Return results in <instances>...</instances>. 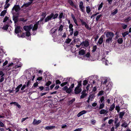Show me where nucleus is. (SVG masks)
<instances>
[{
    "instance_id": "f257e3e1",
    "label": "nucleus",
    "mask_w": 131,
    "mask_h": 131,
    "mask_svg": "<svg viewBox=\"0 0 131 131\" xmlns=\"http://www.w3.org/2000/svg\"><path fill=\"white\" fill-rule=\"evenodd\" d=\"M107 39L106 40L105 42L107 43H111L112 42V38L114 37V33L111 32H108L106 34Z\"/></svg>"
},
{
    "instance_id": "f03ea898",
    "label": "nucleus",
    "mask_w": 131,
    "mask_h": 131,
    "mask_svg": "<svg viewBox=\"0 0 131 131\" xmlns=\"http://www.w3.org/2000/svg\"><path fill=\"white\" fill-rule=\"evenodd\" d=\"M16 60L17 64L15 65L13 68V71L17 72V73L18 72L20 71V68L22 66V63L18 61V59H16Z\"/></svg>"
},
{
    "instance_id": "7ed1b4c3",
    "label": "nucleus",
    "mask_w": 131,
    "mask_h": 131,
    "mask_svg": "<svg viewBox=\"0 0 131 131\" xmlns=\"http://www.w3.org/2000/svg\"><path fill=\"white\" fill-rule=\"evenodd\" d=\"M33 27V25H30L29 26H25L23 27L24 30L26 31V36L29 37L31 35L30 32V30Z\"/></svg>"
},
{
    "instance_id": "20e7f679",
    "label": "nucleus",
    "mask_w": 131,
    "mask_h": 131,
    "mask_svg": "<svg viewBox=\"0 0 131 131\" xmlns=\"http://www.w3.org/2000/svg\"><path fill=\"white\" fill-rule=\"evenodd\" d=\"M58 16V15L57 13L55 14L54 15L53 13H51L45 18V22H47L51 20L52 18V19H55L57 18Z\"/></svg>"
},
{
    "instance_id": "39448f33",
    "label": "nucleus",
    "mask_w": 131,
    "mask_h": 131,
    "mask_svg": "<svg viewBox=\"0 0 131 131\" xmlns=\"http://www.w3.org/2000/svg\"><path fill=\"white\" fill-rule=\"evenodd\" d=\"M44 18V17L42 18L39 21L37 22L36 23L34 24L33 28L32 29V30L33 31V35H34L36 34V30L38 28V24H39V22H41L43 20Z\"/></svg>"
},
{
    "instance_id": "423d86ee",
    "label": "nucleus",
    "mask_w": 131,
    "mask_h": 131,
    "mask_svg": "<svg viewBox=\"0 0 131 131\" xmlns=\"http://www.w3.org/2000/svg\"><path fill=\"white\" fill-rule=\"evenodd\" d=\"M44 18V17L42 18L39 21L37 22L36 23L34 24L33 28L32 29V30L33 31V35H34L36 34V30L38 28V24H39V22H41L43 20Z\"/></svg>"
},
{
    "instance_id": "0eeeda50",
    "label": "nucleus",
    "mask_w": 131,
    "mask_h": 131,
    "mask_svg": "<svg viewBox=\"0 0 131 131\" xmlns=\"http://www.w3.org/2000/svg\"><path fill=\"white\" fill-rule=\"evenodd\" d=\"M77 82V80H75L74 79L72 78H70L69 84H70V86L69 88L71 89H73L74 86V84H75Z\"/></svg>"
},
{
    "instance_id": "6e6552de",
    "label": "nucleus",
    "mask_w": 131,
    "mask_h": 131,
    "mask_svg": "<svg viewBox=\"0 0 131 131\" xmlns=\"http://www.w3.org/2000/svg\"><path fill=\"white\" fill-rule=\"evenodd\" d=\"M83 59L91 61H93L94 60V59L92 58V57L90 56V53L88 52L87 53L85 56H84Z\"/></svg>"
},
{
    "instance_id": "1a4fd4ad",
    "label": "nucleus",
    "mask_w": 131,
    "mask_h": 131,
    "mask_svg": "<svg viewBox=\"0 0 131 131\" xmlns=\"http://www.w3.org/2000/svg\"><path fill=\"white\" fill-rule=\"evenodd\" d=\"M80 45H81L83 47H86L89 45V42L87 40H85L81 43Z\"/></svg>"
},
{
    "instance_id": "9d476101",
    "label": "nucleus",
    "mask_w": 131,
    "mask_h": 131,
    "mask_svg": "<svg viewBox=\"0 0 131 131\" xmlns=\"http://www.w3.org/2000/svg\"><path fill=\"white\" fill-rule=\"evenodd\" d=\"M70 81V78H67L64 79L63 81V82L60 85L62 86H63L65 85L69 84V81Z\"/></svg>"
},
{
    "instance_id": "9b49d317",
    "label": "nucleus",
    "mask_w": 131,
    "mask_h": 131,
    "mask_svg": "<svg viewBox=\"0 0 131 131\" xmlns=\"http://www.w3.org/2000/svg\"><path fill=\"white\" fill-rule=\"evenodd\" d=\"M79 7L81 10L84 12L85 11V7L83 6V3L82 1H80L79 3Z\"/></svg>"
},
{
    "instance_id": "f8f14e48",
    "label": "nucleus",
    "mask_w": 131,
    "mask_h": 131,
    "mask_svg": "<svg viewBox=\"0 0 131 131\" xmlns=\"http://www.w3.org/2000/svg\"><path fill=\"white\" fill-rule=\"evenodd\" d=\"M63 90L65 91L66 92L68 93H70L72 91V89L70 88H68L67 86H65L63 88Z\"/></svg>"
},
{
    "instance_id": "ddd939ff",
    "label": "nucleus",
    "mask_w": 131,
    "mask_h": 131,
    "mask_svg": "<svg viewBox=\"0 0 131 131\" xmlns=\"http://www.w3.org/2000/svg\"><path fill=\"white\" fill-rule=\"evenodd\" d=\"M82 89L81 87H76L74 90L75 93L76 94L80 93Z\"/></svg>"
},
{
    "instance_id": "4468645a",
    "label": "nucleus",
    "mask_w": 131,
    "mask_h": 131,
    "mask_svg": "<svg viewBox=\"0 0 131 131\" xmlns=\"http://www.w3.org/2000/svg\"><path fill=\"white\" fill-rule=\"evenodd\" d=\"M21 31L20 27L19 26H17L15 27V32L16 34H18Z\"/></svg>"
},
{
    "instance_id": "2eb2a0df",
    "label": "nucleus",
    "mask_w": 131,
    "mask_h": 131,
    "mask_svg": "<svg viewBox=\"0 0 131 131\" xmlns=\"http://www.w3.org/2000/svg\"><path fill=\"white\" fill-rule=\"evenodd\" d=\"M41 121L40 120L37 121L36 119H35L34 120L32 124L34 125H37L40 123L41 122Z\"/></svg>"
},
{
    "instance_id": "dca6fc26",
    "label": "nucleus",
    "mask_w": 131,
    "mask_h": 131,
    "mask_svg": "<svg viewBox=\"0 0 131 131\" xmlns=\"http://www.w3.org/2000/svg\"><path fill=\"white\" fill-rule=\"evenodd\" d=\"M103 42V36H101L99 38L97 44L98 45L101 44Z\"/></svg>"
},
{
    "instance_id": "f3484780",
    "label": "nucleus",
    "mask_w": 131,
    "mask_h": 131,
    "mask_svg": "<svg viewBox=\"0 0 131 131\" xmlns=\"http://www.w3.org/2000/svg\"><path fill=\"white\" fill-rule=\"evenodd\" d=\"M87 111L85 110H83L80 112L77 115V116L78 117H79L82 115L85 114L86 113Z\"/></svg>"
},
{
    "instance_id": "a211bd4d",
    "label": "nucleus",
    "mask_w": 131,
    "mask_h": 131,
    "mask_svg": "<svg viewBox=\"0 0 131 131\" xmlns=\"http://www.w3.org/2000/svg\"><path fill=\"white\" fill-rule=\"evenodd\" d=\"M107 82V78H106L104 77L103 78V79H102L101 83L103 84H106Z\"/></svg>"
},
{
    "instance_id": "6ab92c4d",
    "label": "nucleus",
    "mask_w": 131,
    "mask_h": 131,
    "mask_svg": "<svg viewBox=\"0 0 131 131\" xmlns=\"http://www.w3.org/2000/svg\"><path fill=\"white\" fill-rule=\"evenodd\" d=\"M86 90H84L82 92V95L81 96L80 98L83 99L86 95V94L85 93Z\"/></svg>"
},
{
    "instance_id": "aec40b11",
    "label": "nucleus",
    "mask_w": 131,
    "mask_h": 131,
    "mask_svg": "<svg viewBox=\"0 0 131 131\" xmlns=\"http://www.w3.org/2000/svg\"><path fill=\"white\" fill-rule=\"evenodd\" d=\"M13 9H14L16 12H17L20 9V8L18 5H15L13 8Z\"/></svg>"
},
{
    "instance_id": "412c9836",
    "label": "nucleus",
    "mask_w": 131,
    "mask_h": 131,
    "mask_svg": "<svg viewBox=\"0 0 131 131\" xmlns=\"http://www.w3.org/2000/svg\"><path fill=\"white\" fill-rule=\"evenodd\" d=\"M63 26L62 25H61L60 26L59 29V35H61V32L63 30Z\"/></svg>"
},
{
    "instance_id": "4be33fe9",
    "label": "nucleus",
    "mask_w": 131,
    "mask_h": 131,
    "mask_svg": "<svg viewBox=\"0 0 131 131\" xmlns=\"http://www.w3.org/2000/svg\"><path fill=\"white\" fill-rule=\"evenodd\" d=\"M57 28L56 27H54L53 28H52L50 31V34H51L54 32H57Z\"/></svg>"
},
{
    "instance_id": "5701e85b",
    "label": "nucleus",
    "mask_w": 131,
    "mask_h": 131,
    "mask_svg": "<svg viewBox=\"0 0 131 131\" xmlns=\"http://www.w3.org/2000/svg\"><path fill=\"white\" fill-rule=\"evenodd\" d=\"M33 0H30L29 1L30 2L26 3H25L23 5L26 7H28L32 3Z\"/></svg>"
},
{
    "instance_id": "b1692460",
    "label": "nucleus",
    "mask_w": 131,
    "mask_h": 131,
    "mask_svg": "<svg viewBox=\"0 0 131 131\" xmlns=\"http://www.w3.org/2000/svg\"><path fill=\"white\" fill-rule=\"evenodd\" d=\"M55 128V126H48L46 127L45 128V129L46 130L51 129Z\"/></svg>"
},
{
    "instance_id": "393cba45",
    "label": "nucleus",
    "mask_w": 131,
    "mask_h": 131,
    "mask_svg": "<svg viewBox=\"0 0 131 131\" xmlns=\"http://www.w3.org/2000/svg\"><path fill=\"white\" fill-rule=\"evenodd\" d=\"M102 60L103 62V63L105 64V65H108V61L106 60L105 58H102Z\"/></svg>"
},
{
    "instance_id": "a878e982",
    "label": "nucleus",
    "mask_w": 131,
    "mask_h": 131,
    "mask_svg": "<svg viewBox=\"0 0 131 131\" xmlns=\"http://www.w3.org/2000/svg\"><path fill=\"white\" fill-rule=\"evenodd\" d=\"M79 53L80 55H83L85 53V51L83 49H81L79 51Z\"/></svg>"
},
{
    "instance_id": "bb28decb",
    "label": "nucleus",
    "mask_w": 131,
    "mask_h": 131,
    "mask_svg": "<svg viewBox=\"0 0 131 131\" xmlns=\"http://www.w3.org/2000/svg\"><path fill=\"white\" fill-rule=\"evenodd\" d=\"M107 113L106 110L104 109L101 110L100 112V114H106Z\"/></svg>"
},
{
    "instance_id": "cd10ccee",
    "label": "nucleus",
    "mask_w": 131,
    "mask_h": 131,
    "mask_svg": "<svg viewBox=\"0 0 131 131\" xmlns=\"http://www.w3.org/2000/svg\"><path fill=\"white\" fill-rule=\"evenodd\" d=\"M4 22H6V23H9V20L8 19V18L7 16H6L3 20Z\"/></svg>"
},
{
    "instance_id": "c85d7f7f",
    "label": "nucleus",
    "mask_w": 131,
    "mask_h": 131,
    "mask_svg": "<svg viewBox=\"0 0 131 131\" xmlns=\"http://www.w3.org/2000/svg\"><path fill=\"white\" fill-rule=\"evenodd\" d=\"M113 84L112 83H110L107 86V90H110Z\"/></svg>"
},
{
    "instance_id": "c756f323",
    "label": "nucleus",
    "mask_w": 131,
    "mask_h": 131,
    "mask_svg": "<svg viewBox=\"0 0 131 131\" xmlns=\"http://www.w3.org/2000/svg\"><path fill=\"white\" fill-rule=\"evenodd\" d=\"M22 86V84H21L18 85L16 89V93L18 92L19 91L20 88Z\"/></svg>"
},
{
    "instance_id": "7c9ffc66",
    "label": "nucleus",
    "mask_w": 131,
    "mask_h": 131,
    "mask_svg": "<svg viewBox=\"0 0 131 131\" xmlns=\"http://www.w3.org/2000/svg\"><path fill=\"white\" fill-rule=\"evenodd\" d=\"M69 31L71 36L73 35V28H69Z\"/></svg>"
},
{
    "instance_id": "2f4dec72",
    "label": "nucleus",
    "mask_w": 131,
    "mask_h": 131,
    "mask_svg": "<svg viewBox=\"0 0 131 131\" xmlns=\"http://www.w3.org/2000/svg\"><path fill=\"white\" fill-rule=\"evenodd\" d=\"M115 107V105L114 103H113L109 109V110L111 111H112L114 110Z\"/></svg>"
},
{
    "instance_id": "473e14b6",
    "label": "nucleus",
    "mask_w": 131,
    "mask_h": 131,
    "mask_svg": "<svg viewBox=\"0 0 131 131\" xmlns=\"http://www.w3.org/2000/svg\"><path fill=\"white\" fill-rule=\"evenodd\" d=\"M123 39L122 38H120L117 40V41L119 44H122L123 42Z\"/></svg>"
},
{
    "instance_id": "72a5a7b5",
    "label": "nucleus",
    "mask_w": 131,
    "mask_h": 131,
    "mask_svg": "<svg viewBox=\"0 0 131 131\" xmlns=\"http://www.w3.org/2000/svg\"><path fill=\"white\" fill-rule=\"evenodd\" d=\"M16 59H16V58L15 59L13 60L14 63H11L10 64H9V65L8 66H12L13 64H14L15 65L16 64H17V62L16 60Z\"/></svg>"
},
{
    "instance_id": "f704fd0d",
    "label": "nucleus",
    "mask_w": 131,
    "mask_h": 131,
    "mask_svg": "<svg viewBox=\"0 0 131 131\" xmlns=\"http://www.w3.org/2000/svg\"><path fill=\"white\" fill-rule=\"evenodd\" d=\"M131 20V17H128L127 18L125 19L124 20V22L127 23Z\"/></svg>"
},
{
    "instance_id": "c9c22d12",
    "label": "nucleus",
    "mask_w": 131,
    "mask_h": 131,
    "mask_svg": "<svg viewBox=\"0 0 131 131\" xmlns=\"http://www.w3.org/2000/svg\"><path fill=\"white\" fill-rule=\"evenodd\" d=\"M79 33V31L77 30H75L73 33L74 36H77L78 35Z\"/></svg>"
},
{
    "instance_id": "e433bc0d",
    "label": "nucleus",
    "mask_w": 131,
    "mask_h": 131,
    "mask_svg": "<svg viewBox=\"0 0 131 131\" xmlns=\"http://www.w3.org/2000/svg\"><path fill=\"white\" fill-rule=\"evenodd\" d=\"M6 10H4L2 11L1 13L0 16H4L6 13Z\"/></svg>"
},
{
    "instance_id": "4c0bfd02",
    "label": "nucleus",
    "mask_w": 131,
    "mask_h": 131,
    "mask_svg": "<svg viewBox=\"0 0 131 131\" xmlns=\"http://www.w3.org/2000/svg\"><path fill=\"white\" fill-rule=\"evenodd\" d=\"M86 12L88 14H89L91 11L90 7L89 6L86 7Z\"/></svg>"
},
{
    "instance_id": "58836bf2",
    "label": "nucleus",
    "mask_w": 131,
    "mask_h": 131,
    "mask_svg": "<svg viewBox=\"0 0 131 131\" xmlns=\"http://www.w3.org/2000/svg\"><path fill=\"white\" fill-rule=\"evenodd\" d=\"M125 114V113L124 112H121L119 113V117L120 118L122 119L123 116Z\"/></svg>"
},
{
    "instance_id": "ea45409f",
    "label": "nucleus",
    "mask_w": 131,
    "mask_h": 131,
    "mask_svg": "<svg viewBox=\"0 0 131 131\" xmlns=\"http://www.w3.org/2000/svg\"><path fill=\"white\" fill-rule=\"evenodd\" d=\"M104 100V96H102L100 99V100L99 101L100 103H102Z\"/></svg>"
},
{
    "instance_id": "a19ab883",
    "label": "nucleus",
    "mask_w": 131,
    "mask_h": 131,
    "mask_svg": "<svg viewBox=\"0 0 131 131\" xmlns=\"http://www.w3.org/2000/svg\"><path fill=\"white\" fill-rule=\"evenodd\" d=\"M128 125V124L126 122H125L124 123H123L121 125L122 126H123L125 128Z\"/></svg>"
},
{
    "instance_id": "79ce46f5",
    "label": "nucleus",
    "mask_w": 131,
    "mask_h": 131,
    "mask_svg": "<svg viewBox=\"0 0 131 131\" xmlns=\"http://www.w3.org/2000/svg\"><path fill=\"white\" fill-rule=\"evenodd\" d=\"M129 34V33L128 31H126L123 33L122 34V36L123 37H125L127 35H128Z\"/></svg>"
},
{
    "instance_id": "37998d69",
    "label": "nucleus",
    "mask_w": 131,
    "mask_h": 131,
    "mask_svg": "<svg viewBox=\"0 0 131 131\" xmlns=\"http://www.w3.org/2000/svg\"><path fill=\"white\" fill-rule=\"evenodd\" d=\"M94 80H93V84H94L96 82V80L98 79L97 77V76H95V77H94Z\"/></svg>"
},
{
    "instance_id": "c03bdc74",
    "label": "nucleus",
    "mask_w": 131,
    "mask_h": 131,
    "mask_svg": "<svg viewBox=\"0 0 131 131\" xmlns=\"http://www.w3.org/2000/svg\"><path fill=\"white\" fill-rule=\"evenodd\" d=\"M94 80H93V84H94L96 82V80L98 79L97 77V76H95V77H94Z\"/></svg>"
},
{
    "instance_id": "a18cd8bd",
    "label": "nucleus",
    "mask_w": 131,
    "mask_h": 131,
    "mask_svg": "<svg viewBox=\"0 0 131 131\" xmlns=\"http://www.w3.org/2000/svg\"><path fill=\"white\" fill-rule=\"evenodd\" d=\"M68 2L71 6H74V4L72 1L71 0H68Z\"/></svg>"
},
{
    "instance_id": "49530a36",
    "label": "nucleus",
    "mask_w": 131,
    "mask_h": 131,
    "mask_svg": "<svg viewBox=\"0 0 131 131\" xmlns=\"http://www.w3.org/2000/svg\"><path fill=\"white\" fill-rule=\"evenodd\" d=\"M121 25H122V27L124 29H125L127 26V25L125 24L124 23L122 24Z\"/></svg>"
},
{
    "instance_id": "de8ad7c7",
    "label": "nucleus",
    "mask_w": 131,
    "mask_h": 131,
    "mask_svg": "<svg viewBox=\"0 0 131 131\" xmlns=\"http://www.w3.org/2000/svg\"><path fill=\"white\" fill-rule=\"evenodd\" d=\"M104 106V105L103 103H100V105L99 106V108L101 109L103 108Z\"/></svg>"
},
{
    "instance_id": "09e8293b",
    "label": "nucleus",
    "mask_w": 131,
    "mask_h": 131,
    "mask_svg": "<svg viewBox=\"0 0 131 131\" xmlns=\"http://www.w3.org/2000/svg\"><path fill=\"white\" fill-rule=\"evenodd\" d=\"M104 93V91H100L98 94V96H101L103 95Z\"/></svg>"
},
{
    "instance_id": "8fccbe9b",
    "label": "nucleus",
    "mask_w": 131,
    "mask_h": 131,
    "mask_svg": "<svg viewBox=\"0 0 131 131\" xmlns=\"http://www.w3.org/2000/svg\"><path fill=\"white\" fill-rule=\"evenodd\" d=\"M9 5L10 4L9 3H6L4 6V9H6L8 7Z\"/></svg>"
},
{
    "instance_id": "3c124183",
    "label": "nucleus",
    "mask_w": 131,
    "mask_h": 131,
    "mask_svg": "<svg viewBox=\"0 0 131 131\" xmlns=\"http://www.w3.org/2000/svg\"><path fill=\"white\" fill-rule=\"evenodd\" d=\"M78 84L77 87H81V81H79L78 82Z\"/></svg>"
},
{
    "instance_id": "603ef678",
    "label": "nucleus",
    "mask_w": 131,
    "mask_h": 131,
    "mask_svg": "<svg viewBox=\"0 0 131 131\" xmlns=\"http://www.w3.org/2000/svg\"><path fill=\"white\" fill-rule=\"evenodd\" d=\"M115 110L117 111L118 113L120 111V107L118 106H116L115 107Z\"/></svg>"
},
{
    "instance_id": "864d4df0",
    "label": "nucleus",
    "mask_w": 131,
    "mask_h": 131,
    "mask_svg": "<svg viewBox=\"0 0 131 131\" xmlns=\"http://www.w3.org/2000/svg\"><path fill=\"white\" fill-rule=\"evenodd\" d=\"M8 27V25L6 24L3 27V29L4 30H7V29Z\"/></svg>"
},
{
    "instance_id": "5fc2aeb1",
    "label": "nucleus",
    "mask_w": 131,
    "mask_h": 131,
    "mask_svg": "<svg viewBox=\"0 0 131 131\" xmlns=\"http://www.w3.org/2000/svg\"><path fill=\"white\" fill-rule=\"evenodd\" d=\"M71 39L68 38L66 40L65 42L67 43H69L71 42Z\"/></svg>"
},
{
    "instance_id": "6e6d98bb",
    "label": "nucleus",
    "mask_w": 131,
    "mask_h": 131,
    "mask_svg": "<svg viewBox=\"0 0 131 131\" xmlns=\"http://www.w3.org/2000/svg\"><path fill=\"white\" fill-rule=\"evenodd\" d=\"M96 49H97L96 46H94L93 47V49H92V51L93 52H95L96 51Z\"/></svg>"
},
{
    "instance_id": "4d7b16f0",
    "label": "nucleus",
    "mask_w": 131,
    "mask_h": 131,
    "mask_svg": "<svg viewBox=\"0 0 131 131\" xmlns=\"http://www.w3.org/2000/svg\"><path fill=\"white\" fill-rule=\"evenodd\" d=\"M103 5V3H101L99 5L98 9L99 10L101 9V8L102 7Z\"/></svg>"
},
{
    "instance_id": "13d9d810",
    "label": "nucleus",
    "mask_w": 131,
    "mask_h": 131,
    "mask_svg": "<svg viewBox=\"0 0 131 131\" xmlns=\"http://www.w3.org/2000/svg\"><path fill=\"white\" fill-rule=\"evenodd\" d=\"M79 40V38H75L73 41L72 42V43L73 42V43H75L76 42H78Z\"/></svg>"
},
{
    "instance_id": "bf43d9fd",
    "label": "nucleus",
    "mask_w": 131,
    "mask_h": 131,
    "mask_svg": "<svg viewBox=\"0 0 131 131\" xmlns=\"http://www.w3.org/2000/svg\"><path fill=\"white\" fill-rule=\"evenodd\" d=\"M50 34L51 35L52 37L54 38L56 37L57 35V32H54Z\"/></svg>"
},
{
    "instance_id": "052dcab7",
    "label": "nucleus",
    "mask_w": 131,
    "mask_h": 131,
    "mask_svg": "<svg viewBox=\"0 0 131 131\" xmlns=\"http://www.w3.org/2000/svg\"><path fill=\"white\" fill-rule=\"evenodd\" d=\"M88 83V81L86 80H84L83 81V85H85Z\"/></svg>"
},
{
    "instance_id": "680f3d73",
    "label": "nucleus",
    "mask_w": 131,
    "mask_h": 131,
    "mask_svg": "<svg viewBox=\"0 0 131 131\" xmlns=\"http://www.w3.org/2000/svg\"><path fill=\"white\" fill-rule=\"evenodd\" d=\"M75 98L73 99L72 100L70 101H69V103L70 104H72L73 102H74V101H75Z\"/></svg>"
},
{
    "instance_id": "e2e57ef3",
    "label": "nucleus",
    "mask_w": 131,
    "mask_h": 131,
    "mask_svg": "<svg viewBox=\"0 0 131 131\" xmlns=\"http://www.w3.org/2000/svg\"><path fill=\"white\" fill-rule=\"evenodd\" d=\"M51 84V82L50 81H49L46 83V86H48Z\"/></svg>"
},
{
    "instance_id": "0e129e2a",
    "label": "nucleus",
    "mask_w": 131,
    "mask_h": 131,
    "mask_svg": "<svg viewBox=\"0 0 131 131\" xmlns=\"http://www.w3.org/2000/svg\"><path fill=\"white\" fill-rule=\"evenodd\" d=\"M17 36L19 37H21L22 38H24L25 37V34L23 33L22 35H21V36H19V34H18Z\"/></svg>"
},
{
    "instance_id": "69168bd1",
    "label": "nucleus",
    "mask_w": 131,
    "mask_h": 131,
    "mask_svg": "<svg viewBox=\"0 0 131 131\" xmlns=\"http://www.w3.org/2000/svg\"><path fill=\"white\" fill-rule=\"evenodd\" d=\"M63 16V13L62 12H61L60 13L59 17L60 19H61L62 18Z\"/></svg>"
},
{
    "instance_id": "338daca9",
    "label": "nucleus",
    "mask_w": 131,
    "mask_h": 131,
    "mask_svg": "<svg viewBox=\"0 0 131 131\" xmlns=\"http://www.w3.org/2000/svg\"><path fill=\"white\" fill-rule=\"evenodd\" d=\"M120 125V123H116V124H115V126L116 128H117Z\"/></svg>"
},
{
    "instance_id": "774afa93",
    "label": "nucleus",
    "mask_w": 131,
    "mask_h": 131,
    "mask_svg": "<svg viewBox=\"0 0 131 131\" xmlns=\"http://www.w3.org/2000/svg\"><path fill=\"white\" fill-rule=\"evenodd\" d=\"M61 128H64L67 127V126L65 124H63L62 125Z\"/></svg>"
}]
</instances>
